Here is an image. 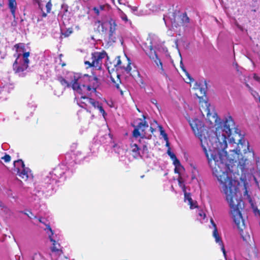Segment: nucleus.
I'll return each instance as SVG.
<instances>
[{"instance_id": "nucleus-1", "label": "nucleus", "mask_w": 260, "mask_h": 260, "mask_svg": "<svg viewBox=\"0 0 260 260\" xmlns=\"http://www.w3.org/2000/svg\"><path fill=\"white\" fill-rule=\"evenodd\" d=\"M205 105L206 107L204 110L207 114L206 124L209 127L208 129L204 126L201 119L186 118L194 135L200 140L213 174L220 183L221 191L230 208L231 217L243 240L248 242L250 237L249 235H244L245 224L241 211L243 202L238 189L239 182L232 179L227 161L229 160L230 162L236 161L239 158L240 146L243 147L244 145L249 150V143L242 140V137L239 140L238 143L235 142L234 139H231L230 143L236 148L230 150L234 153L233 156H228L225 150L228 146L227 139L231 135V129L234 126V121L230 116L221 121L215 112H210L209 104L206 102Z\"/></svg>"}, {"instance_id": "nucleus-2", "label": "nucleus", "mask_w": 260, "mask_h": 260, "mask_svg": "<svg viewBox=\"0 0 260 260\" xmlns=\"http://www.w3.org/2000/svg\"><path fill=\"white\" fill-rule=\"evenodd\" d=\"M69 77L71 78L70 80L60 79V82L63 86H72L75 92L79 94L98 96L96 89L99 85V82L97 78L86 74L80 76L74 73H70Z\"/></svg>"}, {"instance_id": "nucleus-3", "label": "nucleus", "mask_w": 260, "mask_h": 260, "mask_svg": "<svg viewBox=\"0 0 260 260\" xmlns=\"http://www.w3.org/2000/svg\"><path fill=\"white\" fill-rule=\"evenodd\" d=\"M15 47L16 48L17 58L13 64V69L20 75L28 67L29 52L24 51V45L22 44H16Z\"/></svg>"}, {"instance_id": "nucleus-4", "label": "nucleus", "mask_w": 260, "mask_h": 260, "mask_svg": "<svg viewBox=\"0 0 260 260\" xmlns=\"http://www.w3.org/2000/svg\"><path fill=\"white\" fill-rule=\"evenodd\" d=\"M14 170L17 172L19 177L27 180L32 178L31 171L28 168L25 167L24 164L21 159H19L14 162Z\"/></svg>"}, {"instance_id": "nucleus-5", "label": "nucleus", "mask_w": 260, "mask_h": 260, "mask_svg": "<svg viewBox=\"0 0 260 260\" xmlns=\"http://www.w3.org/2000/svg\"><path fill=\"white\" fill-rule=\"evenodd\" d=\"M45 230L47 233L50 241L52 242L53 244L51 256L53 259L59 260L60 258L63 257L61 255L62 251L58 248L59 247V245L58 244L57 246L56 244L55 243V241L52 238L51 236L53 235V232L50 227L48 225H47Z\"/></svg>"}, {"instance_id": "nucleus-6", "label": "nucleus", "mask_w": 260, "mask_h": 260, "mask_svg": "<svg viewBox=\"0 0 260 260\" xmlns=\"http://www.w3.org/2000/svg\"><path fill=\"white\" fill-rule=\"evenodd\" d=\"M178 182L179 186L182 189V191L184 194V202L187 203L188 205L190 206V209H193L196 208H198V204L197 201L192 200L191 198L190 194L189 193H187L186 191L185 186L183 183V180L182 178L180 175H179L178 178Z\"/></svg>"}, {"instance_id": "nucleus-7", "label": "nucleus", "mask_w": 260, "mask_h": 260, "mask_svg": "<svg viewBox=\"0 0 260 260\" xmlns=\"http://www.w3.org/2000/svg\"><path fill=\"white\" fill-rule=\"evenodd\" d=\"M79 98L76 96L75 99L77 101V104L81 107L86 109L89 104L91 105L95 109H97L98 107L101 104L98 101H95L94 99L88 98L85 96L86 94H81Z\"/></svg>"}, {"instance_id": "nucleus-8", "label": "nucleus", "mask_w": 260, "mask_h": 260, "mask_svg": "<svg viewBox=\"0 0 260 260\" xmlns=\"http://www.w3.org/2000/svg\"><path fill=\"white\" fill-rule=\"evenodd\" d=\"M79 98L76 96L75 99L77 101V104L81 107L86 109L89 104L91 105L95 109H97L98 107L101 104L98 101H95L94 99L88 98L85 96L86 94H81Z\"/></svg>"}, {"instance_id": "nucleus-9", "label": "nucleus", "mask_w": 260, "mask_h": 260, "mask_svg": "<svg viewBox=\"0 0 260 260\" xmlns=\"http://www.w3.org/2000/svg\"><path fill=\"white\" fill-rule=\"evenodd\" d=\"M148 127V125L145 121H141L138 123V125L135 128L133 132V137L135 139H137L139 137H140L142 139L146 138L145 131Z\"/></svg>"}, {"instance_id": "nucleus-10", "label": "nucleus", "mask_w": 260, "mask_h": 260, "mask_svg": "<svg viewBox=\"0 0 260 260\" xmlns=\"http://www.w3.org/2000/svg\"><path fill=\"white\" fill-rule=\"evenodd\" d=\"M108 58L107 53L105 51L95 52L92 54V65L93 67L100 69L102 63V60Z\"/></svg>"}, {"instance_id": "nucleus-11", "label": "nucleus", "mask_w": 260, "mask_h": 260, "mask_svg": "<svg viewBox=\"0 0 260 260\" xmlns=\"http://www.w3.org/2000/svg\"><path fill=\"white\" fill-rule=\"evenodd\" d=\"M102 26L106 30H109L110 36H112L115 34L117 29V24L115 20L112 18H108L104 21L102 23Z\"/></svg>"}, {"instance_id": "nucleus-12", "label": "nucleus", "mask_w": 260, "mask_h": 260, "mask_svg": "<svg viewBox=\"0 0 260 260\" xmlns=\"http://www.w3.org/2000/svg\"><path fill=\"white\" fill-rule=\"evenodd\" d=\"M167 154L170 157L173 161V164L175 166L174 172L175 173L180 175L181 173L184 171V168L181 164L180 161L177 159L175 154L172 151L169 150Z\"/></svg>"}, {"instance_id": "nucleus-13", "label": "nucleus", "mask_w": 260, "mask_h": 260, "mask_svg": "<svg viewBox=\"0 0 260 260\" xmlns=\"http://www.w3.org/2000/svg\"><path fill=\"white\" fill-rule=\"evenodd\" d=\"M210 221H211V223L214 228V230L213 231V236L215 238V242L220 245L221 250L222 251L223 254L225 258L226 257L225 250L223 243L222 242L221 239L220 238V236H219V235L218 233L216 225L215 223L214 222L213 219L211 218L210 220Z\"/></svg>"}, {"instance_id": "nucleus-14", "label": "nucleus", "mask_w": 260, "mask_h": 260, "mask_svg": "<svg viewBox=\"0 0 260 260\" xmlns=\"http://www.w3.org/2000/svg\"><path fill=\"white\" fill-rule=\"evenodd\" d=\"M8 7L12 15L15 17L16 11L17 9V4L16 0H8Z\"/></svg>"}, {"instance_id": "nucleus-15", "label": "nucleus", "mask_w": 260, "mask_h": 260, "mask_svg": "<svg viewBox=\"0 0 260 260\" xmlns=\"http://www.w3.org/2000/svg\"><path fill=\"white\" fill-rule=\"evenodd\" d=\"M197 214L198 220H199L201 223L207 221V220L206 219V214L204 211L201 209H198Z\"/></svg>"}, {"instance_id": "nucleus-16", "label": "nucleus", "mask_w": 260, "mask_h": 260, "mask_svg": "<svg viewBox=\"0 0 260 260\" xmlns=\"http://www.w3.org/2000/svg\"><path fill=\"white\" fill-rule=\"evenodd\" d=\"M140 146H138V144L134 143V141L131 144V148L132 152L135 153L136 156L140 155Z\"/></svg>"}, {"instance_id": "nucleus-17", "label": "nucleus", "mask_w": 260, "mask_h": 260, "mask_svg": "<svg viewBox=\"0 0 260 260\" xmlns=\"http://www.w3.org/2000/svg\"><path fill=\"white\" fill-rule=\"evenodd\" d=\"M119 16L125 23L131 24V21L128 20L126 15L119 8H118Z\"/></svg>"}, {"instance_id": "nucleus-18", "label": "nucleus", "mask_w": 260, "mask_h": 260, "mask_svg": "<svg viewBox=\"0 0 260 260\" xmlns=\"http://www.w3.org/2000/svg\"><path fill=\"white\" fill-rule=\"evenodd\" d=\"M150 57L154 60L158 68L163 71L162 64L160 59L158 58L157 54L154 52V55L150 56Z\"/></svg>"}, {"instance_id": "nucleus-19", "label": "nucleus", "mask_w": 260, "mask_h": 260, "mask_svg": "<svg viewBox=\"0 0 260 260\" xmlns=\"http://www.w3.org/2000/svg\"><path fill=\"white\" fill-rule=\"evenodd\" d=\"M61 167H56L53 171L52 174H50L51 178H53V175H54L56 177V178H59L60 177L62 174H64V172H61L60 173H58L59 170H60Z\"/></svg>"}, {"instance_id": "nucleus-20", "label": "nucleus", "mask_w": 260, "mask_h": 260, "mask_svg": "<svg viewBox=\"0 0 260 260\" xmlns=\"http://www.w3.org/2000/svg\"><path fill=\"white\" fill-rule=\"evenodd\" d=\"M148 8L151 10L152 12H157L161 9L160 6H155L154 4L151 3L148 5Z\"/></svg>"}, {"instance_id": "nucleus-21", "label": "nucleus", "mask_w": 260, "mask_h": 260, "mask_svg": "<svg viewBox=\"0 0 260 260\" xmlns=\"http://www.w3.org/2000/svg\"><path fill=\"white\" fill-rule=\"evenodd\" d=\"M97 109L99 110L100 113L102 115L103 118L104 119H106V117L107 116V113L105 112V111L104 110L102 103H101V104L99 105V106L98 107Z\"/></svg>"}, {"instance_id": "nucleus-22", "label": "nucleus", "mask_w": 260, "mask_h": 260, "mask_svg": "<svg viewBox=\"0 0 260 260\" xmlns=\"http://www.w3.org/2000/svg\"><path fill=\"white\" fill-rule=\"evenodd\" d=\"M160 135L165 140H167L168 139L167 134L166 133L165 131L163 129L161 126H159Z\"/></svg>"}, {"instance_id": "nucleus-23", "label": "nucleus", "mask_w": 260, "mask_h": 260, "mask_svg": "<svg viewBox=\"0 0 260 260\" xmlns=\"http://www.w3.org/2000/svg\"><path fill=\"white\" fill-rule=\"evenodd\" d=\"M100 9L102 11H109L111 9V6L109 4L101 5Z\"/></svg>"}, {"instance_id": "nucleus-24", "label": "nucleus", "mask_w": 260, "mask_h": 260, "mask_svg": "<svg viewBox=\"0 0 260 260\" xmlns=\"http://www.w3.org/2000/svg\"><path fill=\"white\" fill-rule=\"evenodd\" d=\"M195 85H196V86L193 87L194 89H195L196 90H199L201 92V94L204 95L205 94V90L204 88H200L199 87L200 86L198 84V83L197 82H196Z\"/></svg>"}, {"instance_id": "nucleus-25", "label": "nucleus", "mask_w": 260, "mask_h": 260, "mask_svg": "<svg viewBox=\"0 0 260 260\" xmlns=\"http://www.w3.org/2000/svg\"><path fill=\"white\" fill-rule=\"evenodd\" d=\"M32 260H45L40 253H35L32 257Z\"/></svg>"}, {"instance_id": "nucleus-26", "label": "nucleus", "mask_w": 260, "mask_h": 260, "mask_svg": "<svg viewBox=\"0 0 260 260\" xmlns=\"http://www.w3.org/2000/svg\"><path fill=\"white\" fill-rule=\"evenodd\" d=\"M51 7H52V4H51V0H50L46 4V9H47V13H50V11L51 10Z\"/></svg>"}, {"instance_id": "nucleus-27", "label": "nucleus", "mask_w": 260, "mask_h": 260, "mask_svg": "<svg viewBox=\"0 0 260 260\" xmlns=\"http://www.w3.org/2000/svg\"><path fill=\"white\" fill-rule=\"evenodd\" d=\"M185 74L187 77V78L186 79V81H185V82L186 83H189L193 80V79L191 77V76L189 75V74L186 71H185Z\"/></svg>"}, {"instance_id": "nucleus-28", "label": "nucleus", "mask_w": 260, "mask_h": 260, "mask_svg": "<svg viewBox=\"0 0 260 260\" xmlns=\"http://www.w3.org/2000/svg\"><path fill=\"white\" fill-rule=\"evenodd\" d=\"M127 60H128V64L127 65V66L125 68H124V69L127 73H129L131 71L132 68L131 67L130 60L128 58H127Z\"/></svg>"}, {"instance_id": "nucleus-29", "label": "nucleus", "mask_w": 260, "mask_h": 260, "mask_svg": "<svg viewBox=\"0 0 260 260\" xmlns=\"http://www.w3.org/2000/svg\"><path fill=\"white\" fill-rule=\"evenodd\" d=\"M2 159L4 160L5 162H9L11 160V157L9 155H5L3 157H2Z\"/></svg>"}, {"instance_id": "nucleus-30", "label": "nucleus", "mask_w": 260, "mask_h": 260, "mask_svg": "<svg viewBox=\"0 0 260 260\" xmlns=\"http://www.w3.org/2000/svg\"><path fill=\"white\" fill-rule=\"evenodd\" d=\"M132 10V12L136 15H139L137 13L138 8L136 7L128 6Z\"/></svg>"}, {"instance_id": "nucleus-31", "label": "nucleus", "mask_w": 260, "mask_h": 260, "mask_svg": "<svg viewBox=\"0 0 260 260\" xmlns=\"http://www.w3.org/2000/svg\"><path fill=\"white\" fill-rule=\"evenodd\" d=\"M118 1L119 4L120 5H126V3H127L126 0H118Z\"/></svg>"}, {"instance_id": "nucleus-32", "label": "nucleus", "mask_w": 260, "mask_h": 260, "mask_svg": "<svg viewBox=\"0 0 260 260\" xmlns=\"http://www.w3.org/2000/svg\"><path fill=\"white\" fill-rule=\"evenodd\" d=\"M166 142V146L168 148V149L167 150V152L170 150L171 151V148L170 147V143H169V139H167V140H165Z\"/></svg>"}, {"instance_id": "nucleus-33", "label": "nucleus", "mask_w": 260, "mask_h": 260, "mask_svg": "<svg viewBox=\"0 0 260 260\" xmlns=\"http://www.w3.org/2000/svg\"><path fill=\"white\" fill-rule=\"evenodd\" d=\"M253 78L256 81L260 82V77H259L256 74L253 75Z\"/></svg>"}, {"instance_id": "nucleus-34", "label": "nucleus", "mask_w": 260, "mask_h": 260, "mask_svg": "<svg viewBox=\"0 0 260 260\" xmlns=\"http://www.w3.org/2000/svg\"><path fill=\"white\" fill-rule=\"evenodd\" d=\"M117 65H120L121 63V60L120 59V57L119 56H118L117 57Z\"/></svg>"}, {"instance_id": "nucleus-35", "label": "nucleus", "mask_w": 260, "mask_h": 260, "mask_svg": "<svg viewBox=\"0 0 260 260\" xmlns=\"http://www.w3.org/2000/svg\"><path fill=\"white\" fill-rule=\"evenodd\" d=\"M57 181V179L56 178H53L52 180H51L49 183V184H52L54 182H56Z\"/></svg>"}, {"instance_id": "nucleus-36", "label": "nucleus", "mask_w": 260, "mask_h": 260, "mask_svg": "<svg viewBox=\"0 0 260 260\" xmlns=\"http://www.w3.org/2000/svg\"><path fill=\"white\" fill-rule=\"evenodd\" d=\"M93 10H94V12H95L97 14H99V13H100V11H99V9H98V8L94 7V8H93Z\"/></svg>"}, {"instance_id": "nucleus-37", "label": "nucleus", "mask_w": 260, "mask_h": 260, "mask_svg": "<svg viewBox=\"0 0 260 260\" xmlns=\"http://www.w3.org/2000/svg\"><path fill=\"white\" fill-rule=\"evenodd\" d=\"M71 33H72V31H69V32H67V34H64V33L62 32V35H64V37H67V36H68L70 34H71Z\"/></svg>"}, {"instance_id": "nucleus-38", "label": "nucleus", "mask_w": 260, "mask_h": 260, "mask_svg": "<svg viewBox=\"0 0 260 260\" xmlns=\"http://www.w3.org/2000/svg\"><path fill=\"white\" fill-rule=\"evenodd\" d=\"M254 213L255 214H260V211L259 210H258L257 208L255 209L254 210Z\"/></svg>"}, {"instance_id": "nucleus-39", "label": "nucleus", "mask_w": 260, "mask_h": 260, "mask_svg": "<svg viewBox=\"0 0 260 260\" xmlns=\"http://www.w3.org/2000/svg\"><path fill=\"white\" fill-rule=\"evenodd\" d=\"M85 63L89 64V66H90V67H91V66L93 67V66L92 65V62L90 63L89 61H86L85 62Z\"/></svg>"}, {"instance_id": "nucleus-40", "label": "nucleus", "mask_w": 260, "mask_h": 260, "mask_svg": "<svg viewBox=\"0 0 260 260\" xmlns=\"http://www.w3.org/2000/svg\"><path fill=\"white\" fill-rule=\"evenodd\" d=\"M143 150L144 151L147 150V146L146 145H143Z\"/></svg>"}, {"instance_id": "nucleus-41", "label": "nucleus", "mask_w": 260, "mask_h": 260, "mask_svg": "<svg viewBox=\"0 0 260 260\" xmlns=\"http://www.w3.org/2000/svg\"><path fill=\"white\" fill-rule=\"evenodd\" d=\"M253 96H254V98L256 99V96H255V94H257L256 92H254V93H252Z\"/></svg>"}, {"instance_id": "nucleus-42", "label": "nucleus", "mask_w": 260, "mask_h": 260, "mask_svg": "<svg viewBox=\"0 0 260 260\" xmlns=\"http://www.w3.org/2000/svg\"><path fill=\"white\" fill-rule=\"evenodd\" d=\"M164 20L165 21V22L166 24H167V20H166V17H164Z\"/></svg>"}, {"instance_id": "nucleus-43", "label": "nucleus", "mask_w": 260, "mask_h": 260, "mask_svg": "<svg viewBox=\"0 0 260 260\" xmlns=\"http://www.w3.org/2000/svg\"><path fill=\"white\" fill-rule=\"evenodd\" d=\"M32 20L34 21V22H35V18L34 17V16L32 17Z\"/></svg>"}, {"instance_id": "nucleus-44", "label": "nucleus", "mask_w": 260, "mask_h": 260, "mask_svg": "<svg viewBox=\"0 0 260 260\" xmlns=\"http://www.w3.org/2000/svg\"><path fill=\"white\" fill-rule=\"evenodd\" d=\"M43 17H46V14H45V13H43Z\"/></svg>"}, {"instance_id": "nucleus-45", "label": "nucleus", "mask_w": 260, "mask_h": 260, "mask_svg": "<svg viewBox=\"0 0 260 260\" xmlns=\"http://www.w3.org/2000/svg\"><path fill=\"white\" fill-rule=\"evenodd\" d=\"M39 221H40V222H43V221H42V218H40V219H39Z\"/></svg>"}, {"instance_id": "nucleus-46", "label": "nucleus", "mask_w": 260, "mask_h": 260, "mask_svg": "<svg viewBox=\"0 0 260 260\" xmlns=\"http://www.w3.org/2000/svg\"><path fill=\"white\" fill-rule=\"evenodd\" d=\"M113 4H115V0H111Z\"/></svg>"}, {"instance_id": "nucleus-47", "label": "nucleus", "mask_w": 260, "mask_h": 260, "mask_svg": "<svg viewBox=\"0 0 260 260\" xmlns=\"http://www.w3.org/2000/svg\"><path fill=\"white\" fill-rule=\"evenodd\" d=\"M26 214L27 215V216H28V217H29V218H31V216H30L28 214L26 213Z\"/></svg>"}, {"instance_id": "nucleus-48", "label": "nucleus", "mask_w": 260, "mask_h": 260, "mask_svg": "<svg viewBox=\"0 0 260 260\" xmlns=\"http://www.w3.org/2000/svg\"><path fill=\"white\" fill-rule=\"evenodd\" d=\"M86 109L87 110V111H89V112H90V111H89V110L88 109V106L87 107V108Z\"/></svg>"}, {"instance_id": "nucleus-49", "label": "nucleus", "mask_w": 260, "mask_h": 260, "mask_svg": "<svg viewBox=\"0 0 260 260\" xmlns=\"http://www.w3.org/2000/svg\"><path fill=\"white\" fill-rule=\"evenodd\" d=\"M201 111V112L202 113V115H203V112L202 110H200Z\"/></svg>"}, {"instance_id": "nucleus-50", "label": "nucleus", "mask_w": 260, "mask_h": 260, "mask_svg": "<svg viewBox=\"0 0 260 260\" xmlns=\"http://www.w3.org/2000/svg\"><path fill=\"white\" fill-rule=\"evenodd\" d=\"M243 151H245V153H246V149H245V148H244V149H243Z\"/></svg>"}, {"instance_id": "nucleus-51", "label": "nucleus", "mask_w": 260, "mask_h": 260, "mask_svg": "<svg viewBox=\"0 0 260 260\" xmlns=\"http://www.w3.org/2000/svg\"><path fill=\"white\" fill-rule=\"evenodd\" d=\"M63 258L65 259V260H68V258L66 257H63Z\"/></svg>"}, {"instance_id": "nucleus-52", "label": "nucleus", "mask_w": 260, "mask_h": 260, "mask_svg": "<svg viewBox=\"0 0 260 260\" xmlns=\"http://www.w3.org/2000/svg\"><path fill=\"white\" fill-rule=\"evenodd\" d=\"M39 19H37V22H39Z\"/></svg>"}, {"instance_id": "nucleus-53", "label": "nucleus", "mask_w": 260, "mask_h": 260, "mask_svg": "<svg viewBox=\"0 0 260 260\" xmlns=\"http://www.w3.org/2000/svg\"><path fill=\"white\" fill-rule=\"evenodd\" d=\"M258 99H259V102H260V96H258Z\"/></svg>"}, {"instance_id": "nucleus-54", "label": "nucleus", "mask_w": 260, "mask_h": 260, "mask_svg": "<svg viewBox=\"0 0 260 260\" xmlns=\"http://www.w3.org/2000/svg\"><path fill=\"white\" fill-rule=\"evenodd\" d=\"M196 94L198 97H199V96H198V93H196Z\"/></svg>"}]
</instances>
